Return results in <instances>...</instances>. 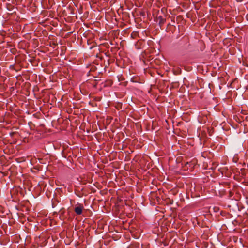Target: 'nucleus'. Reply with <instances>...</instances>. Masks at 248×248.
<instances>
[{
	"mask_svg": "<svg viewBox=\"0 0 248 248\" xmlns=\"http://www.w3.org/2000/svg\"><path fill=\"white\" fill-rule=\"evenodd\" d=\"M83 208V206L82 204H78V206L75 208L74 211L77 215H80L82 213Z\"/></svg>",
	"mask_w": 248,
	"mask_h": 248,
	"instance_id": "1",
	"label": "nucleus"
},
{
	"mask_svg": "<svg viewBox=\"0 0 248 248\" xmlns=\"http://www.w3.org/2000/svg\"><path fill=\"white\" fill-rule=\"evenodd\" d=\"M173 200H172L170 202V204H172L173 203Z\"/></svg>",
	"mask_w": 248,
	"mask_h": 248,
	"instance_id": "4",
	"label": "nucleus"
},
{
	"mask_svg": "<svg viewBox=\"0 0 248 248\" xmlns=\"http://www.w3.org/2000/svg\"><path fill=\"white\" fill-rule=\"evenodd\" d=\"M131 37L133 39L137 38L139 37V32L137 31H133L131 34Z\"/></svg>",
	"mask_w": 248,
	"mask_h": 248,
	"instance_id": "3",
	"label": "nucleus"
},
{
	"mask_svg": "<svg viewBox=\"0 0 248 248\" xmlns=\"http://www.w3.org/2000/svg\"><path fill=\"white\" fill-rule=\"evenodd\" d=\"M158 18L159 19V24L160 26L161 27L165 23L166 19L163 18L161 16H159Z\"/></svg>",
	"mask_w": 248,
	"mask_h": 248,
	"instance_id": "2",
	"label": "nucleus"
}]
</instances>
